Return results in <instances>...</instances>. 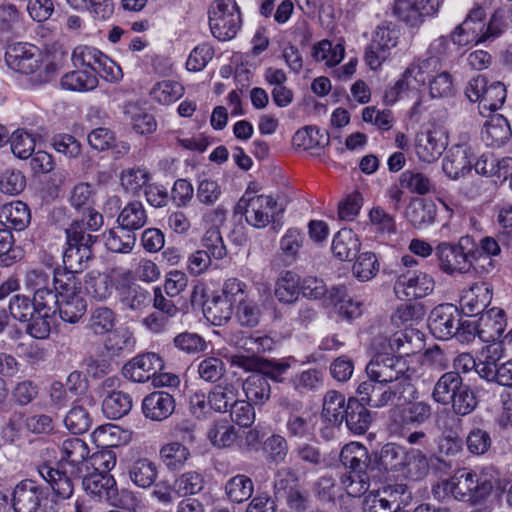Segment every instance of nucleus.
I'll list each match as a JSON object with an SVG mask.
<instances>
[{
  "label": "nucleus",
  "instance_id": "obj_1",
  "mask_svg": "<svg viewBox=\"0 0 512 512\" xmlns=\"http://www.w3.org/2000/svg\"><path fill=\"white\" fill-rule=\"evenodd\" d=\"M366 373L376 380L370 397H365V404L372 407H382L397 395L412 389L414 371L408 367L407 360L388 352L378 353L368 363Z\"/></svg>",
  "mask_w": 512,
  "mask_h": 512
},
{
  "label": "nucleus",
  "instance_id": "obj_2",
  "mask_svg": "<svg viewBox=\"0 0 512 512\" xmlns=\"http://www.w3.org/2000/svg\"><path fill=\"white\" fill-rule=\"evenodd\" d=\"M499 486V472L492 466L479 471L463 469L452 478L442 480L433 487L438 500L453 497L455 500L476 504L490 495Z\"/></svg>",
  "mask_w": 512,
  "mask_h": 512
},
{
  "label": "nucleus",
  "instance_id": "obj_3",
  "mask_svg": "<svg viewBox=\"0 0 512 512\" xmlns=\"http://www.w3.org/2000/svg\"><path fill=\"white\" fill-rule=\"evenodd\" d=\"M504 9H497L488 23L486 13L479 4H474L462 23L454 28L450 39L459 47L472 46L499 37L507 27Z\"/></svg>",
  "mask_w": 512,
  "mask_h": 512
},
{
  "label": "nucleus",
  "instance_id": "obj_4",
  "mask_svg": "<svg viewBox=\"0 0 512 512\" xmlns=\"http://www.w3.org/2000/svg\"><path fill=\"white\" fill-rule=\"evenodd\" d=\"M438 61L434 58L416 59L401 73L395 83L385 91V101L394 104L399 99L417 95L432 72H436Z\"/></svg>",
  "mask_w": 512,
  "mask_h": 512
},
{
  "label": "nucleus",
  "instance_id": "obj_5",
  "mask_svg": "<svg viewBox=\"0 0 512 512\" xmlns=\"http://www.w3.org/2000/svg\"><path fill=\"white\" fill-rule=\"evenodd\" d=\"M472 237L462 236L457 243L441 242L435 248L439 269L449 275L465 274L475 266L476 252H471Z\"/></svg>",
  "mask_w": 512,
  "mask_h": 512
},
{
  "label": "nucleus",
  "instance_id": "obj_6",
  "mask_svg": "<svg viewBox=\"0 0 512 512\" xmlns=\"http://www.w3.org/2000/svg\"><path fill=\"white\" fill-rule=\"evenodd\" d=\"M5 61L8 67L25 75L37 74L39 81H46L53 72L50 65L43 68L45 56L40 49L30 43H14L5 53Z\"/></svg>",
  "mask_w": 512,
  "mask_h": 512
},
{
  "label": "nucleus",
  "instance_id": "obj_7",
  "mask_svg": "<svg viewBox=\"0 0 512 512\" xmlns=\"http://www.w3.org/2000/svg\"><path fill=\"white\" fill-rule=\"evenodd\" d=\"M56 294V309L61 319L68 323H76L85 314L87 304L81 295V282L72 273L63 274L59 279Z\"/></svg>",
  "mask_w": 512,
  "mask_h": 512
},
{
  "label": "nucleus",
  "instance_id": "obj_8",
  "mask_svg": "<svg viewBox=\"0 0 512 512\" xmlns=\"http://www.w3.org/2000/svg\"><path fill=\"white\" fill-rule=\"evenodd\" d=\"M67 247L63 253V263L67 271L75 275L86 268L92 258V235L86 233L78 223L72 224L66 230Z\"/></svg>",
  "mask_w": 512,
  "mask_h": 512
},
{
  "label": "nucleus",
  "instance_id": "obj_9",
  "mask_svg": "<svg viewBox=\"0 0 512 512\" xmlns=\"http://www.w3.org/2000/svg\"><path fill=\"white\" fill-rule=\"evenodd\" d=\"M241 14L235 0H215L209 10L212 35L220 41L233 39L241 27Z\"/></svg>",
  "mask_w": 512,
  "mask_h": 512
},
{
  "label": "nucleus",
  "instance_id": "obj_10",
  "mask_svg": "<svg viewBox=\"0 0 512 512\" xmlns=\"http://www.w3.org/2000/svg\"><path fill=\"white\" fill-rule=\"evenodd\" d=\"M465 95L471 102L479 104L481 113L483 111H496L504 104L506 88L501 82H489L484 76L478 75L468 82Z\"/></svg>",
  "mask_w": 512,
  "mask_h": 512
},
{
  "label": "nucleus",
  "instance_id": "obj_11",
  "mask_svg": "<svg viewBox=\"0 0 512 512\" xmlns=\"http://www.w3.org/2000/svg\"><path fill=\"white\" fill-rule=\"evenodd\" d=\"M277 202L269 195L245 194L239 200L237 209L244 215L245 221L253 228L268 226L276 212Z\"/></svg>",
  "mask_w": 512,
  "mask_h": 512
},
{
  "label": "nucleus",
  "instance_id": "obj_12",
  "mask_svg": "<svg viewBox=\"0 0 512 512\" xmlns=\"http://www.w3.org/2000/svg\"><path fill=\"white\" fill-rule=\"evenodd\" d=\"M448 146L447 132L438 126L420 131L414 139V151L419 161L430 164L439 159Z\"/></svg>",
  "mask_w": 512,
  "mask_h": 512
},
{
  "label": "nucleus",
  "instance_id": "obj_13",
  "mask_svg": "<svg viewBox=\"0 0 512 512\" xmlns=\"http://www.w3.org/2000/svg\"><path fill=\"white\" fill-rule=\"evenodd\" d=\"M440 6L439 0H395L392 10L399 20L416 27L421 25L426 17L436 16Z\"/></svg>",
  "mask_w": 512,
  "mask_h": 512
},
{
  "label": "nucleus",
  "instance_id": "obj_14",
  "mask_svg": "<svg viewBox=\"0 0 512 512\" xmlns=\"http://www.w3.org/2000/svg\"><path fill=\"white\" fill-rule=\"evenodd\" d=\"M435 288V280L427 272L408 270L400 274L395 283V292L410 299L423 298L430 295Z\"/></svg>",
  "mask_w": 512,
  "mask_h": 512
},
{
  "label": "nucleus",
  "instance_id": "obj_15",
  "mask_svg": "<svg viewBox=\"0 0 512 512\" xmlns=\"http://www.w3.org/2000/svg\"><path fill=\"white\" fill-rule=\"evenodd\" d=\"M62 272L51 273L44 270H31L25 277V287L33 292L36 303H56V294H58V279L63 275Z\"/></svg>",
  "mask_w": 512,
  "mask_h": 512
},
{
  "label": "nucleus",
  "instance_id": "obj_16",
  "mask_svg": "<svg viewBox=\"0 0 512 512\" xmlns=\"http://www.w3.org/2000/svg\"><path fill=\"white\" fill-rule=\"evenodd\" d=\"M90 450L88 444L80 438L63 441L60 448V467L70 469L71 475H81L84 468L88 470Z\"/></svg>",
  "mask_w": 512,
  "mask_h": 512
},
{
  "label": "nucleus",
  "instance_id": "obj_17",
  "mask_svg": "<svg viewBox=\"0 0 512 512\" xmlns=\"http://www.w3.org/2000/svg\"><path fill=\"white\" fill-rule=\"evenodd\" d=\"M115 277L119 279L115 289L120 303L125 308L140 310L151 302L149 293L133 282L132 273L129 270L116 272Z\"/></svg>",
  "mask_w": 512,
  "mask_h": 512
},
{
  "label": "nucleus",
  "instance_id": "obj_18",
  "mask_svg": "<svg viewBox=\"0 0 512 512\" xmlns=\"http://www.w3.org/2000/svg\"><path fill=\"white\" fill-rule=\"evenodd\" d=\"M459 320V312L456 306L442 304L431 311L428 326L436 338L447 340L457 333Z\"/></svg>",
  "mask_w": 512,
  "mask_h": 512
},
{
  "label": "nucleus",
  "instance_id": "obj_19",
  "mask_svg": "<svg viewBox=\"0 0 512 512\" xmlns=\"http://www.w3.org/2000/svg\"><path fill=\"white\" fill-rule=\"evenodd\" d=\"M474 150L468 145L452 146L442 161V170L451 180H458L470 173L475 159Z\"/></svg>",
  "mask_w": 512,
  "mask_h": 512
},
{
  "label": "nucleus",
  "instance_id": "obj_20",
  "mask_svg": "<svg viewBox=\"0 0 512 512\" xmlns=\"http://www.w3.org/2000/svg\"><path fill=\"white\" fill-rule=\"evenodd\" d=\"M37 309L25 322V330L35 339H47L56 328V303H36Z\"/></svg>",
  "mask_w": 512,
  "mask_h": 512
},
{
  "label": "nucleus",
  "instance_id": "obj_21",
  "mask_svg": "<svg viewBox=\"0 0 512 512\" xmlns=\"http://www.w3.org/2000/svg\"><path fill=\"white\" fill-rule=\"evenodd\" d=\"M505 313L502 309L493 307L483 313L477 323H467L465 327L477 330V336L486 343L498 342L506 329Z\"/></svg>",
  "mask_w": 512,
  "mask_h": 512
},
{
  "label": "nucleus",
  "instance_id": "obj_22",
  "mask_svg": "<svg viewBox=\"0 0 512 512\" xmlns=\"http://www.w3.org/2000/svg\"><path fill=\"white\" fill-rule=\"evenodd\" d=\"M160 356L156 353H145L133 358L123 367V375L134 382H145L153 377V385L158 386L159 377L156 376Z\"/></svg>",
  "mask_w": 512,
  "mask_h": 512
},
{
  "label": "nucleus",
  "instance_id": "obj_23",
  "mask_svg": "<svg viewBox=\"0 0 512 512\" xmlns=\"http://www.w3.org/2000/svg\"><path fill=\"white\" fill-rule=\"evenodd\" d=\"M492 300V289L485 282H475L461 292L459 304L462 312L468 316L484 311Z\"/></svg>",
  "mask_w": 512,
  "mask_h": 512
},
{
  "label": "nucleus",
  "instance_id": "obj_24",
  "mask_svg": "<svg viewBox=\"0 0 512 512\" xmlns=\"http://www.w3.org/2000/svg\"><path fill=\"white\" fill-rule=\"evenodd\" d=\"M272 339L267 336L247 337L242 347L251 352V355L237 354L232 357V364L245 371H257L263 368V361L256 354L270 350Z\"/></svg>",
  "mask_w": 512,
  "mask_h": 512
},
{
  "label": "nucleus",
  "instance_id": "obj_25",
  "mask_svg": "<svg viewBox=\"0 0 512 512\" xmlns=\"http://www.w3.org/2000/svg\"><path fill=\"white\" fill-rule=\"evenodd\" d=\"M39 475L49 484L59 499H69L74 493L75 480L81 475H71L70 469H55L48 465L38 468Z\"/></svg>",
  "mask_w": 512,
  "mask_h": 512
},
{
  "label": "nucleus",
  "instance_id": "obj_26",
  "mask_svg": "<svg viewBox=\"0 0 512 512\" xmlns=\"http://www.w3.org/2000/svg\"><path fill=\"white\" fill-rule=\"evenodd\" d=\"M85 491L100 500H105L111 505L118 504V492L116 481L109 473L93 471L83 478Z\"/></svg>",
  "mask_w": 512,
  "mask_h": 512
},
{
  "label": "nucleus",
  "instance_id": "obj_27",
  "mask_svg": "<svg viewBox=\"0 0 512 512\" xmlns=\"http://www.w3.org/2000/svg\"><path fill=\"white\" fill-rule=\"evenodd\" d=\"M43 496L42 488L33 480L18 483L13 492L15 512H36Z\"/></svg>",
  "mask_w": 512,
  "mask_h": 512
},
{
  "label": "nucleus",
  "instance_id": "obj_28",
  "mask_svg": "<svg viewBox=\"0 0 512 512\" xmlns=\"http://www.w3.org/2000/svg\"><path fill=\"white\" fill-rule=\"evenodd\" d=\"M436 215V204L432 200L422 198H412L405 210V218L417 229L433 224Z\"/></svg>",
  "mask_w": 512,
  "mask_h": 512
},
{
  "label": "nucleus",
  "instance_id": "obj_29",
  "mask_svg": "<svg viewBox=\"0 0 512 512\" xmlns=\"http://www.w3.org/2000/svg\"><path fill=\"white\" fill-rule=\"evenodd\" d=\"M124 270H112L109 274L91 272L85 280V289L88 295L97 301L108 299L113 292V282L119 283V279L115 277L116 272Z\"/></svg>",
  "mask_w": 512,
  "mask_h": 512
},
{
  "label": "nucleus",
  "instance_id": "obj_30",
  "mask_svg": "<svg viewBox=\"0 0 512 512\" xmlns=\"http://www.w3.org/2000/svg\"><path fill=\"white\" fill-rule=\"evenodd\" d=\"M31 220L28 206L22 201H13L0 207V223L17 231L24 230Z\"/></svg>",
  "mask_w": 512,
  "mask_h": 512
},
{
  "label": "nucleus",
  "instance_id": "obj_31",
  "mask_svg": "<svg viewBox=\"0 0 512 512\" xmlns=\"http://www.w3.org/2000/svg\"><path fill=\"white\" fill-rule=\"evenodd\" d=\"M512 135L511 127L505 117L496 114L486 121L482 130V139L487 146L500 147Z\"/></svg>",
  "mask_w": 512,
  "mask_h": 512
},
{
  "label": "nucleus",
  "instance_id": "obj_32",
  "mask_svg": "<svg viewBox=\"0 0 512 512\" xmlns=\"http://www.w3.org/2000/svg\"><path fill=\"white\" fill-rule=\"evenodd\" d=\"M502 343L494 342L482 348L476 366L477 374L486 380L495 377V370L499 367L498 361L503 357Z\"/></svg>",
  "mask_w": 512,
  "mask_h": 512
},
{
  "label": "nucleus",
  "instance_id": "obj_33",
  "mask_svg": "<svg viewBox=\"0 0 512 512\" xmlns=\"http://www.w3.org/2000/svg\"><path fill=\"white\" fill-rule=\"evenodd\" d=\"M92 439L98 447H117L131 440V432L121 429L114 424L97 427L92 433Z\"/></svg>",
  "mask_w": 512,
  "mask_h": 512
},
{
  "label": "nucleus",
  "instance_id": "obj_34",
  "mask_svg": "<svg viewBox=\"0 0 512 512\" xmlns=\"http://www.w3.org/2000/svg\"><path fill=\"white\" fill-rule=\"evenodd\" d=\"M239 396L238 386L232 383L222 382L208 394L210 408L217 412L227 411L237 403Z\"/></svg>",
  "mask_w": 512,
  "mask_h": 512
},
{
  "label": "nucleus",
  "instance_id": "obj_35",
  "mask_svg": "<svg viewBox=\"0 0 512 512\" xmlns=\"http://www.w3.org/2000/svg\"><path fill=\"white\" fill-rule=\"evenodd\" d=\"M360 240L351 229H341L333 238L332 251L339 260H350L360 250Z\"/></svg>",
  "mask_w": 512,
  "mask_h": 512
},
{
  "label": "nucleus",
  "instance_id": "obj_36",
  "mask_svg": "<svg viewBox=\"0 0 512 512\" xmlns=\"http://www.w3.org/2000/svg\"><path fill=\"white\" fill-rule=\"evenodd\" d=\"M329 302L335 313L344 319H354L362 313V304L351 299L343 287H336L330 291Z\"/></svg>",
  "mask_w": 512,
  "mask_h": 512
},
{
  "label": "nucleus",
  "instance_id": "obj_37",
  "mask_svg": "<svg viewBox=\"0 0 512 512\" xmlns=\"http://www.w3.org/2000/svg\"><path fill=\"white\" fill-rule=\"evenodd\" d=\"M344 419L348 429L354 434L359 435L364 434L372 422L370 412L365 407V404L352 398L347 402V411Z\"/></svg>",
  "mask_w": 512,
  "mask_h": 512
},
{
  "label": "nucleus",
  "instance_id": "obj_38",
  "mask_svg": "<svg viewBox=\"0 0 512 512\" xmlns=\"http://www.w3.org/2000/svg\"><path fill=\"white\" fill-rule=\"evenodd\" d=\"M294 148L300 150H316L329 143L328 135L314 126H306L296 131L292 138Z\"/></svg>",
  "mask_w": 512,
  "mask_h": 512
},
{
  "label": "nucleus",
  "instance_id": "obj_39",
  "mask_svg": "<svg viewBox=\"0 0 512 512\" xmlns=\"http://www.w3.org/2000/svg\"><path fill=\"white\" fill-rule=\"evenodd\" d=\"M311 55L315 61L322 62L328 67H335L343 60L345 47L340 42L333 43L324 39L313 45Z\"/></svg>",
  "mask_w": 512,
  "mask_h": 512
},
{
  "label": "nucleus",
  "instance_id": "obj_40",
  "mask_svg": "<svg viewBox=\"0 0 512 512\" xmlns=\"http://www.w3.org/2000/svg\"><path fill=\"white\" fill-rule=\"evenodd\" d=\"M67 4L79 11H86L95 21H107L114 13L113 0H66Z\"/></svg>",
  "mask_w": 512,
  "mask_h": 512
},
{
  "label": "nucleus",
  "instance_id": "obj_41",
  "mask_svg": "<svg viewBox=\"0 0 512 512\" xmlns=\"http://www.w3.org/2000/svg\"><path fill=\"white\" fill-rule=\"evenodd\" d=\"M60 85L63 89L76 92H87L98 86V78L93 71L77 68L62 76Z\"/></svg>",
  "mask_w": 512,
  "mask_h": 512
},
{
  "label": "nucleus",
  "instance_id": "obj_42",
  "mask_svg": "<svg viewBox=\"0 0 512 512\" xmlns=\"http://www.w3.org/2000/svg\"><path fill=\"white\" fill-rule=\"evenodd\" d=\"M243 391L249 403L264 404L271 395L267 376L262 373L251 374L243 383Z\"/></svg>",
  "mask_w": 512,
  "mask_h": 512
},
{
  "label": "nucleus",
  "instance_id": "obj_43",
  "mask_svg": "<svg viewBox=\"0 0 512 512\" xmlns=\"http://www.w3.org/2000/svg\"><path fill=\"white\" fill-rule=\"evenodd\" d=\"M462 387V378L458 372H447L436 382L432 397L437 403L446 405Z\"/></svg>",
  "mask_w": 512,
  "mask_h": 512
},
{
  "label": "nucleus",
  "instance_id": "obj_44",
  "mask_svg": "<svg viewBox=\"0 0 512 512\" xmlns=\"http://www.w3.org/2000/svg\"><path fill=\"white\" fill-rule=\"evenodd\" d=\"M340 460L353 472L363 473L368 466L369 455L364 445L359 442H350L342 448Z\"/></svg>",
  "mask_w": 512,
  "mask_h": 512
},
{
  "label": "nucleus",
  "instance_id": "obj_45",
  "mask_svg": "<svg viewBox=\"0 0 512 512\" xmlns=\"http://www.w3.org/2000/svg\"><path fill=\"white\" fill-rule=\"evenodd\" d=\"M347 403L345 396L331 390L325 394L322 416L331 424H341L346 416Z\"/></svg>",
  "mask_w": 512,
  "mask_h": 512
},
{
  "label": "nucleus",
  "instance_id": "obj_46",
  "mask_svg": "<svg viewBox=\"0 0 512 512\" xmlns=\"http://www.w3.org/2000/svg\"><path fill=\"white\" fill-rule=\"evenodd\" d=\"M300 278L291 271L282 273L275 283V297L279 302L291 304L298 299Z\"/></svg>",
  "mask_w": 512,
  "mask_h": 512
},
{
  "label": "nucleus",
  "instance_id": "obj_47",
  "mask_svg": "<svg viewBox=\"0 0 512 512\" xmlns=\"http://www.w3.org/2000/svg\"><path fill=\"white\" fill-rule=\"evenodd\" d=\"M151 179L150 173L146 168L131 167L124 169L120 174V184L125 192L132 195L139 194L146 189Z\"/></svg>",
  "mask_w": 512,
  "mask_h": 512
},
{
  "label": "nucleus",
  "instance_id": "obj_48",
  "mask_svg": "<svg viewBox=\"0 0 512 512\" xmlns=\"http://www.w3.org/2000/svg\"><path fill=\"white\" fill-rule=\"evenodd\" d=\"M207 438L214 447L227 448L234 444L237 431L228 420H219L211 424Z\"/></svg>",
  "mask_w": 512,
  "mask_h": 512
},
{
  "label": "nucleus",
  "instance_id": "obj_49",
  "mask_svg": "<svg viewBox=\"0 0 512 512\" xmlns=\"http://www.w3.org/2000/svg\"><path fill=\"white\" fill-rule=\"evenodd\" d=\"M132 408V399L129 394L121 391H112L103 400L102 410L107 418L118 419L126 415Z\"/></svg>",
  "mask_w": 512,
  "mask_h": 512
},
{
  "label": "nucleus",
  "instance_id": "obj_50",
  "mask_svg": "<svg viewBox=\"0 0 512 512\" xmlns=\"http://www.w3.org/2000/svg\"><path fill=\"white\" fill-rule=\"evenodd\" d=\"M106 56L95 47L78 46L72 53V62L76 68H86L96 74Z\"/></svg>",
  "mask_w": 512,
  "mask_h": 512
},
{
  "label": "nucleus",
  "instance_id": "obj_51",
  "mask_svg": "<svg viewBox=\"0 0 512 512\" xmlns=\"http://www.w3.org/2000/svg\"><path fill=\"white\" fill-rule=\"evenodd\" d=\"M117 323L116 313L108 307L95 308L90 315L88 328L94 335H106Z\"/></svg>",
  "mask_w": 512,
  "mask_h": 512
},
{
  "label": "nucleus",
  "instance_id": "obj_52",
  "mask_svg": "<svg viewBox=\"0 0 512 512\" xmlns=\"http://www.w3.org/2000/svg\"><path fill=\"white\" fill-rule=\"evenodd\" d=\"M130 479L138 487L148 488L156 480L158 468L156 464L149 459H139L135 461L130 470Z\"/></svg>",
  "mask_w": 512,
  "mask_h": 512
},
{
  "label": "nucleus",
  "instance_id": "obj_53",
  "mask_svg": "<svg viewBox=\"0 0 512 512\" xmlns=\"http://www.w3.org/2000/svg\"><path fill=\"white\" fill-rule=\"evenodd\" d=\"M225 492L231 502L239 504L252 496L254 485L249 477L239 474L227 481Z\"/></svg>",
  "mask_w": 512,
  "mask_h": 512
},
{
  "label": "nucleus",
  "instance_id": "obj_54",
  "mask_svg": "<svg viewBox=\"0 0 512 512\" xmlns=\"http://www.w3.org/2000/svg\"><path fill=\"white\" fill-rule=\"evenodd\" d=\"M428 470L429 463L427 457L420 450H408L404 467L400 472L402 476L418 480L423 478L428 473Z\"/></svg>",
  "mask_w": 512,
  "mask_h": 512
},
{
  "label": "nucleus",
  "instance_id": "obj_55",
  "mask_svg": "<svg viewBox=\"0 0 512 512\" xmlns=\"http://www.w3.org/2000/svg\"><path fill=\"white\" fill-rule=\"evenodd\" d=\"M407 452L408 450L398 444L388 443L381 449L379 463L387 471L401 472Z\"/></svg>",
  "mask_w": 512,
  "mask_h": 512
},
{
  "label": "nucleus",
  "instance_id": "obj_56",
  "mask_svg": "<svg viewBox=\"0 0 512 512\" xmlns=\"http://www.w3.org/2000/svg\"><path fill=\"white\" fill-rule=\"evenodd\" d=\"M118 224L122 229L131 232L140 229L146 223V213L140 202L129 203L118 216Z\"/></svg>",
  "mask_w": 512,
  "mask_h": 512
},
{
  "label": "nucleus",
  "instance_id": "obj_57",
  "mask_svg": "<svg viewBox=\"0 0 512 512\" xmlns=\"http://www.w3.org/2000/svg\"><path fill=\"white\" fill-rule=\"evenodd\" d=\"M125 114L130 117L133 129L140 134H149L156 130L157 122L154 116L137 104L130 103L126 106Z\"/></svg>",
  "mask_w": 512,
  "mask_h": 512
},
{
  "label": "nucleus",
  "instance_id": "obj_58",
  "mask_svg": "<svg viewBox=\"0 0 512 512\" xmlns=\"http://www.w3.org/2000/svg\"><path fill=\"white\" fill-rule=\"evenodd\" d=\"M134 347L135 339L133 333L128 328L113 329L105 341V348L112 355L130 352Z\"/></svg>",
  "mask_w": 512,
  "mask_h": 512
},
{
  "label": "nucleus",
  "instance_id": "obj_59",
  "mask_svg": "<svg viewBox=\"0 0 512 512\" xmlns=\"http://www.w3.org/2000/svg\"><path fill=\"white\" fill-rule=\"evenodd\" d=\"M428 77V90L431 99H444L453 96L454 82L452 75L446 71Z\"/></svg>",
  "mask_w": 512,
  "mask_h": 512
},
{
  "label": "nucleus",
  "instance_id": "obj_60",
  "mask_svg": "<svg viewBox=\"0 0 512 512\" xmlns=\"http://www.w3.org/2000/svg\"><path fill=\"white\" fill-rule=\"evenodd\" d=\"M11 150L20 159H28L34 153L36 137L25 129H17L10 136Z\"/></svg>",
  "mask_w": 512,
  "mask_h": 512
},
{
  "label": "nucleus",
  "instance_id": "obj_61",
  "mask_svg": "<svg viewBox=\"0 0 512 512\" xmlns=\"http://www.w3.org/2000/svg\"><path fill=\"white\" fill-rule=\"evenodd\" d=\"M105 246L108 250L118 253H127L135 245L136 238L131 232L121 227L118 230L111 229L104 234Z\"/></svg>",
  "mask_w": 512,
  "mask_h": 512
},
{
  "label": "nucleus",
  "instance_id": "obj_62",
  "mask_svg": "<svg viewBox=\"0 0 512 512\" xmlns=\"http://www.w3.org/2000/svg\"><path fill=\"white\" fill-rule=\"evenodd\" d=\"M92 423L89 412L81 405H73L64 418L65 427L72 434H82L89 430Z\"/></svg>",
  "mask_w": 512,
  "mask_h": 512
},
{
  "label": "nucleus",
  "instance_id": "obj_63",
  "mask_svg": "<svg viewBox=\"0 0 512 512\" xmlns=\"http://www.w3.org/2000/svg\"><path fill=\"white\" fill-rule=\"evenodd\" d=\"M189 455V450L179 442H172L162 447V463L172 471L181 469Z\"/></svg>",
  "mask_w": 512,
  "mask_h": 512
},
{
  "label": "nucleus",
  "instance_id": "obj_64",
  "mask_svg": "<svg viewBox=\"0 0 512 512\" xmlns=\"http://www.w3.org/2000/svg\"><path fill=\"white\" fill-rule=\"evenodd\" d=\"M353 275L361 282L374 278L379 271V263L372 252H364L358 256L353 265Z\"/></svg>",
  "mask_w": 512,
  "mask_h": 512
}]
</instances>
